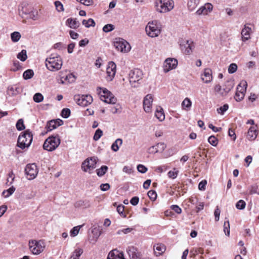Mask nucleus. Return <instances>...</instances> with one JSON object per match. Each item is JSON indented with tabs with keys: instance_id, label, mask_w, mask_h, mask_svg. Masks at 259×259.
<instances>
[{
	"instance_id": "1",
	"label": "nucleus",
	"mask_w": 259,
	"mask_h": 259,
	"mask_svg": "<svg viewBox=\"0 0 259 259\" xmlns=\"http://www.w3.org/2000/svg\"><path fill=\"white\" fill-rule=\"evenodd\" d=\"M33 140V135L29 130H26L19 136L17 141V146L21 149L28 148L31 145Z\"/></svg>"
},
{
	"instance_id": "2",
	"label": "nucleus",
	"mask_w": 259,
	"mask_h": 259,
	"mask_svg": "<svg viewBox=\"0 0 259 259\" xmlns=\"http://www.w3.org/2000/svg\"><path fill=\"white\" fill-rule=\"evenodd\" d=\"M46 66L51 71H56L60 70L62 66L63 61L59 55L51 56L46 59Z\"/></svg>"
},
{
	"instance_id": "3",
	"label": "nucleus",
	"mask_w": 259,
	"mask_h": 259,
	"mask_svg": "<svg viewBox=\"0 0 259 259\" xmlns=\"http://www.w3.org/2000/svg\"><path fill=\"white\" fill-rule=\"evenodd\" d=\"M143 72L138 69H135L130 71L128 74L129 81L131 86L133 88H138L142 83L143 79Z\"/></svg>"
},
{
	"instance_id": "4",
	"label": "nucleus",
	"mask_w": 259,
	"mask_h": 259,
	"mask_svg": "<svg viewBox=\"0 0 259 259\" xmlns=\"http://www.w3.org/2000/svg\"><path fill=\"white\" fill-rule=\"evenodd\" d=\"M156 11L159 13H167L173 9L174 2L173 0H158L155 2Z\"/></svg>"
},
{
	"instance_id": "5",
	"label": "nucleus",
	"mask_w": 259,
	"mask_h": 259,
	"mask_svg": "<svg viewBox=\"0 0 259 259\" xmlns=\"http://www.w3.org/2000/svg\"><path fill=\"white\" fill-rule=\"evenodd\" d=\"M145 30L147 34L151 37L158 36L161 32V27L157 21L149 22L147 25Z\"/></svg>"
},
{
	"instance_id": "6",
	"label": "nucleus",
	"mask_w": 259,
	"mask_h": 259,
	"mask_svg": "<svg viewBox=\"0 0 259 259\" xmlns=\"http://www.w3.org/2000/svg\"><path fill=\"white\" fill-rule=\"evenodd\" d=\"M60 144V139L58 135L50 136L45 141L43 148L48 151L55 150Z\"/></svg>"
},
{
	"instance_id": "7",
	"label": "nucleus",
	"mask_w": 259,
	"mask_h": 259,
	"mask_svg": "<svg viewBox=\"0 0 259 259\" xmlns=\"http://www.w3.org/2000/svg\"><path fill=\"white\" fill-rule=\"evenodd\" d=\"M45 243L42 240H32L29 241V247L31 252L35 255L42 252L45 248Z\"/></svg>"
},
{
	"instance_id": "8",
	"label": "nucleus",
	"mask_w": 259,
	"mask_h": 259,
	"mask_svg": "<svg viewBox=\"0 0 259 259\" xmlns=\"http://www.w3.org/2000/svg\"><path fill=\"white\" fill-rule=\"evenodd\" d=\"M114 46L118 51L123 53L128 52L131 49L130 44L121 38H115L114 41Z\"/></svg>"
},
{
	"instance_id": "9",
	"label": "nucleus",
	"mask_w": 259,
	"mask_h": 259,
	"mask_svg": "<svg viewBox=\"0 0 259 259\" xmlns=\"http://www.w3.org/2000/svg\"><path fill=\"white\" fill-rule=\"evenodd\" d=\"M74 100L81 106H87L91 104L93 101L92 97L90 95H76L74 96Z\"/></svg>"
},
{
	"instance_id": "10",
	"label": "nucleus",
	"mask_w": 259,
	"mask_h": 259,
	"mask_svg": "<svg viewBox=\"0 0 259 259\" xmlns=\"http://www.w3.org/2000/svg\"><path fill=\"white\" fill-rule=\"evenodd\" d=\"M102 90L103 95H101V99L108 104H114L116 102L117 99L111 92L105 88H98V90Z\"/></svg>"
},
{
	"instance_id": "11",
	"label": "nucleus",
	"mask_w": 259,
	"mask_h": 259,
	"mask_svg": "<svg viewBox=\"0 0 259 259\" xmlns=\"http://www.w3.org/2000/svg\"><path fill=\"white\" fill-rule=\"evenodd\" d=\"M25 174L28 180H33L37 176L38 169L35 163L28 164L25 168Z\"/></svg>"
},
{
	"instance_id": "12",
	"label": "nucleus",
	"mask_w": 259,
	"mask_h": 259,
	"mask_svg": "<svg viewBox=\"0 0 259 259\" xmlns=\"http://www.w3.org/2000/svg\"><path fill=\"white\" fill-rule=\"evenodd\" d=\"M97 158L96 157H91L87 158L81 164L82 169L87 172L91 169H94L96 167Z\"/></svg>"
},
{
	"instance_id": "13",
	"label": "nucleus",
	"mask_w": 259,
	"mask_h": 259,
	"mask_svg": "<svg viewBox=\"0 0 259 259\" xmlns=\"http://www.w3.org/2000/svg\"><path fill=\"white\" fill-rule=\"evenodd\" d=\"M116 72V65L112 62H109L108 64V67L106 69L107 77L106 79L108 81H112L114 78Z\"/></svg>"
},
{
	"instance_id": "14",
	"label": "nucleus",
	"mask_w": 259,
	"mask_h": 259,
	"mask_svg": "<svg viewBox=\"0 0 259 259\" xmlns=\"http://www.w3.org/2000/svg\"><path fill=\"white\" fill-rule=\"evenodd\" d=\"M178 65V61L174 58H167L165 60L163 70L164 72H168L170 70L175 69Z\"/></svg>"
},
{
	"instance_id": "15",
	"label": "nucleus",
	"mask_w": 259,
	"mask_h": 259,
	"mask_svg": "<svg viewBox=\"0 0 259 259\" xmlns=\"http://www.w3.org/2000/svg\"><path fill=\"white\" fill-rule=\"evenodd\" d=\"M153 97L151 94L145 96L143 100V108L146 112L149 113L152 110Z\"/></svg>"
},
{
	"instance_id": "16",
	"label": "nucleus",
	"mask_w": 259,
	"mask_h": 259,
	"mask_svg": "<svg viewBox=\"0 0 259 259\" xmlns=\"http://www.w3.org/2000/svg\"><path fill=\"white\" fill-rule=\"evenodd\" d=\"M194 48V45L192 41L188 40L184 44H181V49L186 55H190Z\"/></svg>"
},
{
	"instance_id": "17",
	"label": "nucleus",
	"mask_w": 259,
	"mask_h": 259,
	"mask_svg": "<svg viewBox=\"0 0 259 259\" xmlns=\"http://www.w3.org/2000/svg\"><path fill=\"white\" fill-rule=\"evenodd\" d=\"M166 148V145L164 143H157L155 146L149 148L148 151L150 154H155L157 152H163Z\"/></svg>"
},
{
	"instance_id": "18",
	"label": "nucleus",
	"mask_w": 259,
	"mask_h": 259,
	"mask_svg": "<svg viewBox=\"0 0 259 259\" xmlns=\"http://www.w3.org/2000/svg\"><path fill=\"white\" fill-rule=\"evenodd\" d=\"M63 122L62 120L57 119L56 120H52L48 122L46 128L48 131H51L57 127L61 125Z\"/></svg>"
},
{
	"instance_id": "19",
	"label": "nucleus",
	"mask_w": 259,
	"mask_h": 259,
	"mask_svg": "<svg viewBox=\"0 0 259 259\" xmlns=\"http://www.w3.org/2000/svg\"><path fill=\"white\" fill-rule=\"evenodd\" d=\"M202 80L206 83H208L211 81L212 79V71L209 68H205L204 70L203 74L201 75Z\"/></svg>"
},
{
	"instance_id": "20",
	"label": "nucleus",
	"mask_w": 259,
	"mask_h": 259,
	"mask_svg": "<svg viewBox=\"0 0 259 259\" xmlns=\"http://www.w3.org/2000/svg\"><path fill=\"white\" fill-rule=\"evenodd\" d=\"M107 259H125V258L122 252L114 249L109 252Z\"/></svg>"
},
{
	"instance_id": "21",
	"label": "nucleus",
	"mask_w": 259,
	"mask_h": 259,
	"mask_svg": "<svg viewBox=\"0 0 259 259\" xmlns=\"http://www.w3.org/2000/svg\"><path fill=\"white\" fill-rule=\"evenodd\" d=\"M234 83L233 80H227L225 82V84L223 85L222 96H226L227 94L233 89V88L234 87Z\"/></svg>"
},
{
	"instance_id": "22",
	"label": "nucleus",
	"mask_w": 259,
	"mask_h": 259,
	"mask_svg": "<svg viewBox=\"0 0 259 259\" xmlns=\"http://www.w3.org/2000/svg\"><path fill=\"white\" fill-rule=\"evenodd\" d=\"M154 253L157 256L161 255L166 250L165 246L161 243H158L153 247Z\"/></svg>"
},
{
	"instance_id": "23",
	"label": "nucleus",
	"mask_w": 259,
	"mask_h": 259,
	"mask_svg": "<svg viewBox=\"0 0 259 259\" xmlns=\"http://www.w3.org/2000/svg\"><path fill=\"white\" fill-rule=\"evenodd\" d=\"M90 201L88 200H80L74 203V206L76 208L82 207L87 208L91 207Z\"/></svg>"
},
{
	"instance_id": "24",
	"label": "nucleus",
	"mask_w": 259,
	"mask_h": 259,
	"mask_svg": "<svg viewBox=\"0 0 259 259\" xmlns=\"http://www.w3.org/2000/svg\"><path fill=\"white\" fill-rule=\"evenodd\" d=\"M251 30V28L246 25L244 26L241 31L242 40L243 41H245L250 38Z\"/></svg>"
},
{
	"instance_id": "25",
	"label": "nucleus",
	"mask_w": 259,
	"mask_h": 259,
	"mask_svg": "<svg viewBox=\"0 0 259 259\" xmlns=\"http://www.w3.org/2000/svg\"><path fill=\"white\" fill-rule=\"evenodd\" d=\"M257 135V131L256 130L255 127L254 126H251L248 130L247 134V138L249 141H253L256 139Z\"/></svg>"
},
{
	"instance_id": "26",
	"label": "nucleus",
	"mask_w": 259,
	"mask_h": 259,
	"mask_svg": "<svg viewBox=\"0 0 259 259\" xmlns=\"http://www.w3.org/2000/svg\"><path fill=\"white\" fill-rule=\"evenodd\" d=\"M66 25L70 28L76 29L80 25L79 21L76 19L70 18H68L66 22Z\"/></svg>"
},
{
	"instance_id": "27",
	"label": "nucleus",
	"mask_w": 259,
	"mask_h": 259,
	"mask_svg": "<svg viewBox=\"0 0 259 259\" xmlns=\"http://www.w3.org/2000/svg\"><path fill=\"white\" fill-rule=\"evenodd\" d=\"M21 92V89L20 87L17 85H13L9 87L7 90V93L9 96H16Z\"/></svg>"
},
{
	"instance_id": "28",
	"label": "nucleus",
	"mask_w": 259,
	"mask_h": 259,
	"mask_svg": "<svg viewBox=\"0 0 259 259\" xmlns=\"http://www.w3.org/2000/svg\"><path fill=\"white\" fill-rule=\"evenodd\" d=\"M155 116L159 121H162L164 120L165 119V115L163 110L161 107H158L156 108Z\"/></svg>"
},
{
	"instance_id": "29",
	"label": "nucleus",
	"mask_w": 259,
	"mask_h": 259,
	"mask_svg": "<svg viewBox=\"0 0 259 259\" xmlns=\"http://www.w3.org/2000/svg\"><path fill=\"white\" fill-rule=\"evenodd\" d=\"M199 4L198 0H188L187 3L188 8L189 11H192L195 9Z\"/></svg>"
},
{
	"instance_id": "30",
	"label": "nucleus",
	"mask_w": 259,
	"mask_h": 259,
	"mask_svg": "<svg viewBox=\"0 0 259 259\" xmlns=\"http://www.w3.org/2000/svg\"><path fill=\"white\" fill-rule=\"evenodd\" d=\"M122 143V140L121 139H116L111 145V149L114 151L117 152L119 148V146L121 145Z\"/></svg>"
},
{
	"instance_id": "31",
	"label": "nucleus",
	"mask_w": 259,
	"mask_h": 259,
	"mask_svg": "<svg viewBox=\"0 0 259 259\" xmlns=\"http://www.w3.org/2000/svg\"><path fill=\"white\" fill-rule=\"evenodd\" d=\"M82 253L83 250L81 248H78L73 252L70 259H79Z\"/></svg>"
},
{
	"instance_id": "32",
	"label": "nucleus",
	"mask_w": 259,
	"mask_h": 259,
	"mask_svg": "<svg viewBox=\"0 0 259 259\" xmlns=\"http://www.w3.org/2000/svg\"><path fill=\"white\" fill-rule=\"evenodd\" d=\"M127 253L133 259H136L138 257L137 253H136V249L134 247H128L127 249Z\"/></svg>"
},
{
	"instance_id": "33",
	"label": "nucleus",
	"mask_w": 259,
	"mask_h": 259,
	"mask_svg": "<svg viewBox=\"0 0 259 259\" xmlns=\"http://www.w3.org/2000/svg\"><path fill=\"white\" fill-rule=\"evenodd\" d=\"M19 10L20 14H26V15L28 14L29 15V17L33 20H36L37 18V14H34V13L32 12L29 13L28 11H26V12H25L23 10V7H22L21 9L20 8H19Z\"/></svg>"
},
{
	"instance_id": "34",
	"label": "nucleus",
	"mask_w": 259,
	"mask_h": 259,
	"mask_svg": "<svg viewBox=\"0 0 259 259\" xmlns=\"http://www.w3.org/2000/svg\"><path fill=\"white\" fill-rule=\"evenodd\" d=\"M34 75V72L32 69H27L23 73V78L26 79H29L31 78Z\"/></svg>"
},
{
	"instance_id": "35",
	"label": "nucleus",
	"mask_w": 259,
	"mask_h": 259,
	"mask_svg": "<svg viewBox=\"0 0 259 259\" xmlns=\"http://www.w3.org/2000/svg\"><path fill=\"white\" fill-rule=\"evenodd\" d=\"M82 23V24L87 28H89L91 26L94 27L96 24L95 22L92 18H90L88 20H83Z\"/></svg>"
},
{
	"instance_id": "36",
	"label": "nucleus",
	"mask_w": 259,
	"mask_h": 259,
	"mask_svg": "<svg viewBox=\"0 0 259 259\" xmlns=\"http://www.w3.org/2000/svg\"><path fill=\"white\" fill-rule=\"evenodd\" d=\"M108 168L107 166H105V165L102 166L101 168L97 169L96 170L97 175L99 177H102V176H104L107 172Z\"/></svg>"
},
{
	"instance_id": "37",
	"label": "nucleus",
	"mask_w": 259,
	"mask_h": 259,
	"mask_svg": "<svg viewBox=\"0 0 259 259\" xmlns=\"http://www.w3.org/2000/svg\"><path fill=\"white\" fill-rule=\"evenodd\" d=\"M191 105H192L191 101L188 98H185L182 103V106L183 108L184 109H187V110H188V109H189L191 107Z\"/></svg>"
},
{
	"instance_id": "38",
	"label": "nucleus",
	"mask_w": 259,
	"mask_h": 259,
	"mask_svg": "<svg viewBox=\"0 0 259 259\" xmlns=\"http://www.w3.org/2000/svg\"><path fill=\"white\" fill-rule=\"evenodd\" d=\"M21 34L19 32L15 31L11 33V37L13 42L18 41L21 38Z\"/></svg>"
},
{
	"instance_id": "39",
	"label": "nucleus",
	"mask_w": 259,
	"mask_h": 259,
	"mask_svg": "<svg viewBox=\"0 0 259 259\" xmlns=\"http://www.w3.org/2000/svg\"><path fill=\"white\" fill-rule=\"evenodd\" d=\"M27 58L26 51L25 50H22L21 52L19 53L17 55V58L22 61H25L27 59Z\"/></svg>"
},
{
	"instance_id": "40",
	"label": "nucleus",
	"mask_w": 259,
	"mask_h": 259,
	"mask_svg": "<svg viewBox=\"0 0 259 259\" xmlns=\"http://www.w3.org/2000/svg\"><path fill=\"white\" fill-rule=\"evenodd\" d=\"M15 191V188L14 186H12L7 190H5L3 192V194L5 197H8L11 195Z\"/></svg>"
},
{
	"instance_id": "41",
	"label": "nucleus",
	"mask_w": 259,
	"mask_h": 259,
	"mask_svg": "<svg viewBox=\"0 0 259 259\" xmlns=\"http://www.w3.org/2000/svg\"><path fill=\"white\" fill-rule=\"evenodd\" d=\"M179 174V170H177L176 168H173V170H170L167 173V176L168 178L174 179L177 178L178 175Z\"/></svg>"
},
{
	"instance_id": "42",
	"label": "nucleus",
	"mask_w": 259,
	"mask_h": 259,
	"mask_svg": "<svg viewBox=\"0 0 259 259\" xmlns=\"http://www.w3.org/2000/svg\"><path fill=\"white\" fill-rule=\"evenodd\" d=\"M246 87H247L246 82L244 81L243 82H241L238 85V86L237 87L236 91H240V92H242L243 93H245L246 92Z\"/></svg>"
},
{
	"instance_id": "43",
	"label": "nucleus",
	"mask_w": 259,
	"mask_h": 259,
	"mask_svg": "<svg viewBox=\"0 0 259 259\" xmlns=\"http://www.w3.org/2000/svg\"><path fill=\"white\" fill-rule=\"evenodd\" d=\"M16 128L18 131H22L25 129V126L24 124V121L22 119H19L16 125Z\"/></svg>"
},
{
	"instance_id": "44",
	"label": "nucleus",
	"mask_w": 259,
	"mask_h": 259,
	"mask_svg": "<svg viewBox=\"0 0 259 259\" xmlns=\"http://www.w3.org/2000/svg\"><path fill=\"white\" fill-rule=\"evenodd\" d=\"M245 93L240 91H236L234 98L237 102L241 101L244 97Z\"/></svg>"
},
{
	"instance_id": "45",
	"label": "nucleus",
	"mask_w": 259,
	"mask_h": 259,
	"mask_svg": "<svg viewBox=\"0 0 259 259\" xmlns=\"http://www.w3.org/2000/svg\"><path fill=\"white\" fill-rule=\"evenodd\" d=\"M224 232L227 236H229L230 235V223L229 220L224 222Z\"/></svg>"
},
{
	"instance_id": "46",
	"label": "nucleus",
	"mask_w": 259,
	"mask_h": 259,
	"mask_svg": "<svg viewBox=\"0 0 259 259\" xmlns=\"http://www.w3.org/2000/svg\"><path fill=\"white\" fill-rule=\"evenodd\" d=\"M208 142L213 146H216L218 143V139L213 136H211L208 138Z\"/></svg>"
},
{
	"instance_id": "47",
	"label": "nucleus",
	"mask_w": 259,
	"mask_h": 259,
	"mask_svg": "<svg viewBox=\"0 0 259 259\" xmlns=\"http://www.w3.org/2000/svg\"><path fill=\"white\" fill-rule=\"evenodd\" d=\"M102 131L101 129L98 128L96 131L93 139L95 141H98L102 136Z\"/></svg>"
},
{
	"instance_id": "48",
	"label": "nucleus",
	"mask_w": 259,
	"mask_h": 259,
	"mask_svg": "<svg viewBox=\"0 0 259 259\" xmlns=\"http://www.w3.org/2000/svg\"><path fill=\"white\" fill-rule=\"evenodd\" d=\"M44 97L41 94L37 93H36L33 96V100L36 103H39L42 101Z\"/></svg>"
},
{
	"instance_id": "49",
	"label": "nucleus",
	"mask_w": 259,
	"mask_h": 259,
	"mask_svg": "<svg viewBox=\"0 0 259 259\" xmlns=\"http://www.w3.org/2000/svg\"><path fill=\"white\" fill-rule=\"evenodd\" d=\"M70 110L68 108H64L61 111V116L64 118H68L70 115Z\"/></svg>"
},
{
	"instance_id": "50",
	"label": "nucleus",
	"mask_w": 259,
	"mask_h": 259,
	"mask_svg": "<svg viewBox=\"0 0 259 259\" xmlns=\"http://www.w3.org/2000/svg\"><path fill=\"white\" fill-rule=\"evenodd\" d=\"M80 228V226L74 227L70 231V235L72 237H75V236H76L79 232Z\"/></svg>"
},
{
	"instance_id": "51",
	"label": "nucleus",
	"mask_w": 259,
	"mask_h": 259,
	"mask_svg": "<svg viewBox=\"0 0 259 259\" xmlns=\"http://www.w3.org/2000/svg\"><path fill=\"white\" fill-rule=\"evenodd\" d=\"M147 195L149 198L152 200L154 201L157 197V193L154 190H150L148 191Z\"/></svg>"
},
{
	"instance_id": "52",
	"label": "nucleus",
	"mask_w": 259,
	"mask_h": 259,
	"mask_svg": "<svg viewBox=\"0 0 259 259\" xmlns=\"http://www.w3.org/2000/svg\"><path fill=\"white\" fill-rule=\"evenodd\" d=\"M246 206V203L244 201L242 200H240L239 201H238L236 204V207L237 209H243Z\"/></svg>"
},
{
	"instance_id": "53",
	"label": "nucleus",
	"mask_w": 259,
	"mask_h": 259,
	"mask_svg": "<svg viewBox=\"0 0 259 259\" xmlns=\"http://www.w3.org/2000/svg\"><path fill=\"white\" fill-rule=\"evenodd\" d=\"M124 206L123 205H119L117 207V211L118 212V213L123 218H125L126 217V215L124 213Z\"/></svg>"
},
{
	"instance_id": "54",
	"label": "nucleus",
	"mask_w": 259,
	"mask_h": 259,
	"mask_svg": "<svg viewBox=\"0 0 259 259\" xmlns=\"http://www.w3.org/2000/svg\"><path fill=\"white\" fill-rule=\"evenodd\" d=\"M229 108V106L227 104H224L219 108L217 109V111L219 114L222 115L224 114V112L226 111Z\"/></svg>"
},
{
	"instance_id": "55",
	"label": "nucleus",
	"mask_w": 259,
	"mask_h": 259,
	"mask_svg": "<svg viewBox=\"0 0 259 259\" xmlns=\"http://www.w3.org/2000/svg\"><path fill=\"white\" fill-rule=\"evenodd\" d=\"M250 194H259V190L258 186L254 185L251 186L249 191Z\"/></svg>"
},
{
	"instance_id": "56",
	"label": "nucleus",
	"mask_w": 259,
	"mask_h": 259,
	"mask_svg": "<svg viewBox=\"0 0 259 259\" xmlns=\"http://www.w3.org/2000/svg\"><path fill=\"white\" fill-rule=\"evenodd\" d=\"M114 28V26L112 24H108L105 25L103 28V30L105 32H108L113 30Z\"/></svg>"
},
{
	"instance_id": "57",
	"label": "nucleus",
	"mask_w": 259,
	"mask_h": 259,
	"mask_svg": "<svg viewBox=\"0 0 259 259\" xmlns=\"http://www.w3.org/2000/svg\"><path fill=\"white\" fill-rule=\"evenodd\" d=\"M237 69V65L235 63H232L228 68V72L229 73H233L236 71Z\"/></svg>"
},
{
	"instance_id": "58",
	"label": "nucleus",
	"mask_w": 259,
	"mask_h": 259,
	"mask_svg": "<svg viewBox=\"0 0 259 259\" xmlns=\"http://www.w3.org/2000/svg\"><path fill=\"white\" fill-rule=\"evenodd\" d=\"M55 5L57 11L60 12L64 11L63 6L62 4L59 1H56L55 2Z\"/></svg>"
},
{
	"instance_id": "59",
	"label": "nucleus",
	"mask_w": 259,
	"mask_h": 259,
	"mask_svg": "<svg viewBox=\"0 0 259 259\" xmlns=\"http://www.w3.org/2000/svg\"><path fill=\"white\" fill-rule=\"evenodd\" d=\"M208 13V12L205 9L204 6L200 7L196 12V14L197 15H207Z\"/></svg>"
},
{
	"instance_id": "60",
	"label": "nucleus",
	"mask_w": 259,
	"mask_h": 259,
	"mask_svg": "<svg viewBox=\"0 0 259 259\" xmlns=\"http://www.w3.org/2000/svg\"><path fill=\"white\" fill-rule=\"evenodd\" d=\"M220 213H221V210L220 209V208H219L218 206H217L214 210V215L215 217V221L216 222H218L219 221Z\"/></svg>"
},
{
	"instance_id": "61",
	"label": "nucleus",
	"mask_w": 259,
	"mask_h": 259,
	"mask_svg": "<svg viewBox=\"0 0 259 259\" xmlns=\"http://www.w3.org/2000/svg\"><path fill=\"white\" fill-rule=\"evenodd\" d=\"M137 169L139 172L142 174L145 173L148 170L147 168L142 164H139L137 166Z\"/></svg>"
},
{
	"instance_id": "62",
	"label": "nucleus",
	"mask_w": 259,
	"mask_h": 259,
	"mask_svg": "<svg viewBox=\"0 0 259 259\" xmlns=\"http://www.w3.org/2000/svg\"><path fill=\"white\" fill-rule=\"evenodd\" d=\"M76 1L82 5L88 6L92 5L93 3L92 0H76Z\"/></svg>"
},
{
	"instance_id": "63",
	"label": "nucleus",
	"mask_w": 259,
	"mask_h": 259,
	"mask_svg": "<svg viewBox=\"0 0 259 259\" xmlns=\"http://www.w3.org/2000/svg\"><path fill=\"white\" fill-rule=\"evenodd\" d=\"M110 188V186L108 183L102 184L100 185V189L103 191L108 190Z\"/></svg>"
},
{
	"instance_id": "64",
	"label": "nucleus",
	"mask_w": 259,
	"mask_h": 259,
	"mask_svg": "<svg viewBox=\"0 0 259 259\" xmlns=\"http://www.w3.org/2000/svg\"><path fill=\"white\" fill-rule=\"evenodd\" d=\"M171 208L178 214H180L182 212L181 208L177 205H171Z\"/></svg>"
}]
</instances>
